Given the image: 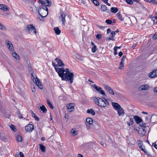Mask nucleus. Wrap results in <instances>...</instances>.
I'll return each mask as SVG.
<instances>
[{
  "label": "nucleus",
  "instance_id": "obj_1",
  "mask_svg": "<svg viewBox=\"0 0 157 157\" xmlns=\"http://www.w3.org/2000/svg\"><path fill=\"white\" fill-rule=\"evenodd\" d=\"M101 98L99 97H94L93 101L96 104L101 107H106L107 105L109 104L108 99L105 97Z\"/></svg>",
  "mask_w": 157,
  "mask_h": 157
},
{
  "label": "nucleus",
  "instance_id": "obj_2",
  "mask_svg": "<svg viewBox=\"0 0 157 157\" xmlns=\"http://www.w3.org/2000/svg\"><path fill=\"white\" fill-rule=\"evenodd\" d=\"M65 73L63 78H62V80H65L69 82L71 84L73 82L74 74L73 72L69 71L68 68L66 69Z\"/></svg>",
  "mask_w": 157,
  "mask_h": 157
},
{
  "label": "nucleus",
  "instance_id": "obj_3",
  "mask_svg": "<svg viewBox=\"0 0 157 157\" xmlns=\"http://www.w3.org/2000/svg\"><path fill=\"white\" fill-rule=\"evenodd\" d=\"M38 11L42 18L45 17L48 13V9L46 6H44L42 7H40L38 9Z\"/></svg>",
  "mask_w": 157,
  "mask_h": 157
},
{
  "label": "nucleus",
  "instance_id": "obj_4",
  "mask_svg": "<svg viewBox=\"0 0 157 157\" xmlns=\"http://www.w3.org/2000/svg\"><path fill=\"white\" fill-rule=\"evenodd\" d=\"M55 70L58 74L59 76L62 79V78H63L64 76V73L66 71V69L65 70L62 68L58 67L55 68Z\"/></svg>",
  "mask_w": 157,
  "mask_h": 157
},
{
  "label": "nucleus",
  "instance_id": "obj_5",
  "mask_svg": "<svg viewBox=\"0 0 157 157\" xmlns=\"http://www.w3.org/2000/svg\"><path fill=\"white\" fill-rule=\"evenodd\" d=\"M6 45L7 48L10 51L13 52L14 50V47L11 41L7 40L6 41Z\"/></svg>",
  "mask_w": 157,
  "mask_h": 157
},
{
  "label": "nucleus",
  "instance_id": "obj_6",
  "mask_svg": "<svg viewBox=\"0 0 157 157\" xmlns=\"http://www.w3.org/2000/svg\"><path fill=\"white\" fill-rule=\"evenodd\" d=\"M33 79H34L33 80V82L36 84L39 89H43V86L39 78L36 76L35 77H34Z\"/></svg>",
  "mask_w": 157,
  "mask_h": 157
},
{
  "label": "nucleus",
  "instance_id": "obj_7",
  "mask_svg": "<svg viewBox=\"0 0 157 157\" xmlns=\"http://www.w3.org/2000/svg\"><path fill=\"white\" fill-rule=\"evenodd\" d=\"M93 123V120L92 118L89 117L86 118V125L87 129H89L90 128V126L92 125Z\"/></svg>",
  "mask_w": 157,
  "mask_h": 157
},
{
  "label": "nucleus",
  "instance_id": "obj_8",
  "mask_svg": "<svg viewBox=\"0 0 157 157\" xmlns=\"http://www.w3.org/2000/svg\"><path fill=\"white\" fill-rule=\"evenodd\" d=\"M27 28L29 33H36V31L35 27L33 26V25H29L27 26Z\"/></svg>",
  "mask_w": 157,
  "mask_h": 157
},
{
  "label": "nucleus",
  "instance_id": "obj_9",
  "mask_svg": "<svg viewBox=\"0 0 157 157\" xmlns=\"http://www.w3.org/2000/svg\"><path fill=\"white\" fill-rule=\"evenodd\" d=\"M25 130L26 132H31L34 129V126L31 124H29L25 127Z\"/></svg>",
  "mask_w": 157,
  "mask_h": 157
},
{
  "label": "nucleus",
  "instance_id": "obj_10",
  "mask_svg": "<svg viewBox=\"0 0 157 157\" xmlns=\"http://www.w3.org/2000/svg\"><path fill=\"white\" fill-rule=\"evenodd\" d=\"M104 87L105 89L109 94L113 95H114V91L110 87L106 85H104Z\"/></svg>",
  "mask_w": 157,
  "mask_h": 157
},
{
  "label": "nucleus",
  "instance_id": "obj_11",
  "mask_svg": "<svg viewBox=\"0 0 157 157\" xmlns=\"http://www.w3.org/2000/svg\"><path fill=\"white\" fill-rule=\"evenodd\" d=\"M149 77L151 78H154L157 76V69L154 70L148 74Z\"/></svg>",
  "mask_w": 157,
  "mask_h": 157
},
{
  "label": "nucleus",
  "instance_id": "obj_12",
  "mask_svg": "<svg viewBox=\"0 0 157 157\" xmlns=\"http://www.w3.org/2000/svg\"><path fill=\"white\" fill-rule=\"evenodd\" d=\"M150 88L149 85L147 84H145L142 85L139 88V90H148Z\"/></svg>",
  "mask_w": 157,
  "mask_h": 157
},
{
  "label": "nucleus",
  "instance_id": "obj_13",
  "mask_svg": "<svg viewBox=\"0 0 157 157\" xmlns=\"http://www.w3.org/2000/svg\"><path fill=\"white\" fill-rule=\"evenodd\" d=\"M23 2H25V3H31L32 6L31 7V8H34V9L35 10H37V8L36 7V6H35V5L34 4V3L33 2V0H22Z\"/></svg>",
  "mask_w": 157,
  "mask_h": 157
},
{
  "label": "nucleus",
  "instance_id": "obj_14",
  "mask_svg": "<svg viewBox=\"0 0 157 157\" xmlns=\"http://www.w3.org/2000/svg\"><path fill=\"white\" fill-rule=\"evenodd\" d=\"M55 60L57 62V64L58 67H62L64 65V64L63 63L61 59H59V58H56L55 59Z\"/></svg>",
  "mask_w": 157,
  "mask_h": 157
},
{
  "label": "nucleus",
  "instance_id": "obj_15",
  "mask_svg": "<svg viewBox=\"0 0 157 157\" xmlns=\"http://www.w3.org/2000/svg\"><path fill=\"white\" fill-rule=\"evenodd\" d=\"M117 110L119 116H124V110L121 107Z\"/></svg>",
  "mask_w": 157,
  "mask_h": 157
},
{
  "label": "nucleus",
  "instance_id": "obj_16",
  "mask_svg": "<svg viewBox=\"0 0 157 157\" xmlns=\"http://www.w3.org/2000/svg\"><path fill=\"white\" fill-rule=\"evenodd\" d=\"M59 19L62 21L63 24H64L66 22L65 14L64 13H62L60 15Z\"/></svg>",
  "mask_w": 157,
  "mask_h": 157
},
{
  "label": "nucleus",
  "instance_id": "obj_17",
  "mask_svg": "<svg viewBox=\"0 0 157 157\" xmlns=\"http://www.w3.org/2000/svg\"><path fill=\"white\" fill-rule=\"evenodd\" d=\"M139 146L140 148L145 153H146V151L145 150L144 147L142 146V142L140 140L137 141Z\"/></svg>",
  "mask_w": 157,
  "mask_h": 157
},
{
  "label": "nucleus",
  "instance_id": "obj_18",
  "mask_svg": "<svg viewBox=\"0 0 157 157\" xmlns=\"http://www.w3.org/2000/svg\"><path fill=\"white\" fill-rule=\"evenodd\" d=\"M75 104L74 103H70L67 106V109L69 110L70 112L73 111Z\"/></svg>",
  "mask_w": 157,
  "mask_h": 157
},
{
  "label": "nucleus",
  "instance_id": "obj_19",
  "mask_svg": "<svg viewBox=\"0 0 157 157\" xmlns=\"http://www.w3.org/2000/svg\"><path fill=\"white\" fill-rule=\"evenodd\" d=\"M112 105L115 110H117L121 108V106L117 103L115 102H113Z\"/></svg>",
  "mask_w": 157,
  "mask_h": 157
},
{
  "label": "nucleus",
  "instance_id": "obj_20",
  "mask_svg": "<svg viewBox=\"0 0 157 157\" xmlns=\"http://www.w3.org/2000/svg\"><path fill=\"white\" fill-rule=\"evenodd\" d=\"M0 9L5 11H8L9 8L5 5L0 4Z\"/></svg>",
  "mask_w": 157,
  "mask_h": 157
},
{
  "label": "nucleus",
  "instance_id": "obj_21",
  "mask_svg": "<svg viewBox=\"0 0 157 157\" xmlns=\"http://www.w3.org/2000/svg\"><path fill=\"white\" fill-rule=\"evenodd\" d=\"M135 120L137 123H141L142 121L141 118L137 116H135L134 117Z\"/></svg>",
  "mask_w": 157,
  "mask_h": 157
},
{
  "label": "nucleus",
  "instance_id": "obj_22",
  "mask_svg": "<svg viewBox=\"0 0 157 157\" xmlns=\"http://www.w3.org/2000/svg\"><path fill=\"white\" fill-rule=\"evenodd\" d=\"M101 10L103 11H106L107 12H109L108 9H107V7L105 6L101 5Z\"/></svg>",
  "mask_w": 157,
  "mask_h": 157
},
{
  "label": "nucleus",
  "instance_id": "obj_23",
  "mask_svg": "<svg viewBox=\"0 0 157 157\" xmlns=\"http://www.w3.org/2000/svg\"><path fill=\"white\" fill-rule=\"evenodd\" d=\"M12 56L15 58L17 59H19V56L18 54L15 52H13L12 53Z\"/></svg>",
  "mask_w": 157,
  "mask_h": 157
},
{
  "label": "nucleus",
  "instance_id": "obj_24",
  "mask_svg": "<svg viewBox=\"0 0 157 157\" xmlns=\"http://www.w3.org/2000/svg\"><path fill=\"white\" fill-rule=\"evenodd\" d=\"M40 149L43 152H44L46 151V148L44 146L43 144H39Z\"/></svg>",
  "mask_w": 157,
  "mask_h": 157
},
{
  "label": "nucleus",
  "instance_id": "obj_25",
  "mask_svg": "<svg viewBox=\"0 0 157 157\" xmlns=\"http://www.w3.org/2000/svg\"><path fill=\"white\" fill-rule=\"evenodd\" d=\"M87 113L91 114L93 115H94L95 114V112L92 109H88L87 111Z\"/></svg>",
  "mask_w": 157,
  "mask_h": 157
},
{
  "label": "nucleus",
  "instance_id": "obj_26",
  "mask_svg": "<svg viewBox=\"0 0 157 157\" xmlns=\"http://www.w3.org/2000/svg\"><path fill=\"white\" fill-rule=\"evenodd\" d=\"M54 30L57 35H59L60 34L61 31L58 27H55L54 29Z\"/></svg>",
  "mask_w": 157,
  "mask_h": 157
},
{
  "label": "nucleus",
  "instance_id": "obj_27",
  "mask_svg": "<svg viewBox=\"0 0 157 157\" xmlns=\"http://www.w3.org/2000/svg\"><path fill=\"white\" fill-rule=\"evenodd\" d=\"M118 10V9L116 7H112L110 9L111 11L114 13H117Z\"/></svg>",
  "mask_w": 157,
  "mask_h": 157
},
{
  "label": "nucleus",
  "instance_id": "obj_28",
  "mask_svg": "<svg viewBox=\"0 0 157 157\" xmlns=\"http://www.w3.org/2000/svg\"><path fill=\"white\" fill-rule=\"evenodd\" d=\"M31 113L32 116L35 118V120L36 121H39V118L36 116V114L33 113V111H31Z\"/></svg>",
  "mask_w": 157,
  "mask_h": 157
},
{
  "label": "nucleus",
  "instance_id": "obj_29",
  "mask_svg": "<svg viewBox=\"0 0 157 157\" xmlns=\"http://www.w3.org/2000/svg\"><path fill=\"white\" fill-rule=\"evenodd\" d=\"M151 115H148L146 117L145 119L149 123H150L151 122Z\"/></svg>",
  "mask_w": 157,
  "mask_h": 157
},
{
  "label": "nucleus",
  "instance_id": "obj_30",
  "mask_svg": "<svg viewBox=\"0 0 157 157\" xmlns=\"http://www.w3.org/2000/svg\"><path fill=\"white\" fill-rule=\"evenodd\" d=\"M117 16L118 18L121 21L123 20L124 18L122 17V16L120 12H119L117 14Z\"/></svg>",
  "mask_w": 157,
  "mask_h": 157
},
{
  "label": "nucleus",
  "instance_id": "obj_31",
  "mask_svg": "<svg viewBox=\"0 0 157 157\" xmlns=\"http://www.w3.org/2000/svg\"><path fill=\"white\" fill-rule=\"evenodd\" d=\"M92 87L97 90L99 92L101 89V88L99 86H97L95 84H94L92 85Z\"/></svg>",
  "mask_w": 157,
  "mask_h": 157
},
{
  "label": "nucleus",
  "instance_id": "obj_32",
  "mask_svg": "<svg viewBox=\"0 0 157 157\" xmlns=\"http://www.w3.org/2000/svg\"><path fill=\"white\" fill-rule=\"evenodd\" d=\"M100 94L102 95L103 96L102 97H106V95L105 94V93L104 92V91L101 89L100 90V91L99 92Z\"/></svg>",
  "mask_w": 157,
  "mask_h": 157
},
{
  "label": "nucleus",
  "instance_id": "obj_33",
  "mask_svg": "<svg viewBox=\"0 0 157 157\" xmlns=\"http://www.w3.org/2000/svg\"><path fill=\"white\" fill-rule=\"evenodd\" d=\"M47 102L48 105L52 109H53L54 108V107L53 105H52V103L48 99L47 100Z\"/></svg>",
  "mask_w": 157,
  "mask_h": 157
},
{
  "label": "nucleus",
  "instance_id": "obj_34",
  "mask_svg": "<svg viewBox=\"0 0 157 157\" xmlns=\"http://www.w3.org/2000/svg\"><path fill=\"white\" fill-rule=\"evenodd\" d=\"M38 2L39 3H41L42 5L41 7H43L44 6H46L45 2L44 0H39Z\"/></svg>",
  "mask_w": 157,
  "mask_h": 157
},
{
  "label": "nucleus",
  "instance_id": "obj_35",
  "mask_svg": "<svg viewBox=\"0 0 157 157\" xmlns=\"http://www.w3.org/2000/svg\"><path fill=\"white\" fill-rule=\"evenodd\" d=\"M40 109L43 111V112H46L47 109L44 105H42V106L40 107Z\"/></svg>",
  "mask_w": 157,
  "mask_h": 157
},
{
  "label": "nucleus",
  "instance_id": "obj_36",
  "mask_svg": "<svg viewBox=\"0 0 157 157\" xmlns=\"http://www.w3.org/2000/svg\"><path fill=\"white\" fill-rule=\"evenodd\" d=\"M16 140L18 141L21 142L22 141V138L20 136L18 135L16 136Z\"/></svg>",
  "mask_w": 157,
  "mask_h": 157
},
{
  "label": "nucleus",
  "instance_id": "obj_37",
  "mask_svg": "<svg viewBox=\"0 0 157 157\" xmlns=\"http://www.w3.org/2000/svg\"><path fill=\"white\" fill-rule=\"evenodd\" d=\"M91 1H92L94 4L96 6H98L99 5V3L98 2V1L97 0H90Z\"/></svg>",
  "mask_w": 157,
  "mask_h": 157
},
{
  "label": "nucleus",
  "instance_id": "obj_38",
  "mask_svg": "<svg viewBox=\"0 0 157 157\" xmlns=\"http://www.w3.org/2000/svg\"><path fill=\"white\" fill-rule=\"evenodd\" d=\"M0 29L3 30H6V28L4 26L0 23Z\"/></svg>",
  "mask_w": 157,
  "mask_h": 157
},
{
  "label": "nucleus",
  "instance_id": "obj_39",
  "mask_svg": "<svg viewBox=\"0 0 157 157\" xmlns=\"http://www.w3.org/2000/svg\"><path fill=\"white\" fill-rule=\"evenodd\" d=\"M46 2H45V5L48 6H49L51 5V2L49 1V0H45Z\"/></svg>",
  "mask_w": 157,
  "mask_h": 157
},
{
  "label": "nucleus",
  "instance_id": "obj_40",
  "mask_svg": "<svg viewBox=\"0 0 157 157\" xmlns=\"http://www.w3.org/2000/svg\"><path fill=\"white\" fill-rule=\"evenodd\" d=\"M124 66V63H123L120 62V66L118 68L120 70L123 69Z\"/></svg>",
  "mask_w": 157,
  "mask_h": 157
},
{
  "label": "nucleus",
  "instance_id": "obj_41",
  "mask_svg": "<svg viewBox=\"0 0 157 157\" xmlns=\"http://www.w3.org/2000/svg\"><path fill=\"white\" fill-rule=\"evenodd\" d=\"M71 133L73 134V136H75L77 135L76 131L74 129H72L71 131Z\"/></svg>",
  "mask_w": 157,
  "mask_h": 157
},
{
  "label": "nucleus",
  "instance_id": "obj_42",
  "mask_svg": "<svg viewBox=\"0 0 157 157\" xmlns=\"http://www.w3.org/2000/svg\"><path fill=\"white\" fill-rule=\"evenodd\" d=\"M1 139L3 141L5 142H6L7 141V138L5 136H1Z\"/></svg>",
  "mask_w": 157,
  "mask_h": 157
},
{
  "label": "nucleus",
  "instance_id": "obj_43",
  "mask_svg": "<svg viewBox=\"0 0 157 157\" xmlns=\"http://www.w3.org/2000/svg\"><path fill=\"white\" fill-rule=\"evenodd\" d=\"M149 2L152 3L153 4H155L157 5V1L156 0H151Z\"/></svg>",
  "mask_w": 157,
  "mask_h": 157
},
{
  "label": "nucleus",
  "instance_id": "obj_44",
  "mask_svg": "<svg viewBox=\"0 0 157 157\" xmlns=\"http://www.w3.org/2000/svg\"><path fill=\"white\" fill-rule=\"evenodd\" d=\"M10 128L14 131L15 132L16 130V128L14 125L13 124H11L10 125Z\"/></svg>",
  "mask_w": 157,
  "mask_h": 157
},
{
  "label": "nucleus",
  "instance_id": "obj_45",
  "mask_svg": "<svg viewBox=\"0 0 157 157\" xmlns=\"http://www.w3.org/2000/svg\"><path fill=\"white\" fill-rule=\"evenodd\" d=\"M96 46L94 45V46L92 48V52H93L94 53L96 52Z\"/></svg>",
  "mask_w": 157,
  "mask_h": 157
},
{
  "label": "nucleus",
  "instance_id": "obj_46",
  "mask_svg": "<svg viewBox=\"0 0 157 157\" xmlns=\"http://www.w3.org/2000/svg\"><path fill=\"white\" fill-rule=\"evenodd\" d=\"M126 1L130 5H132L133 3V2L132 0H126Z\"/></svg>",
  "mask_w": 157,
  "mask_h": 157
},
{
  "label": "nucleus",
  "instance_id": "obj_47",
  "mask_svg": "<svg viewBox=\"0 0 157 157\" xmlns=\"http://www.w3.org/2000/svg\"><path fill=\"white\" fill-rule=\"evenodd\" d=\"M52 65L54 67L55 69L56 68H58L59 67H58V65L56 64V63L54 62H52Z\"/></svg>",
  "mask_w": 157,
  "mask_h": 157
},
{
  "label": "nucleus",
  "instance_id": "obj_48",
  "mask_svg": "<svg viewBox=\"0 0 157 157\" xmlns=\"http://www.w3.org/2000/svg\"><path fill=\"white\" fill-rule=\"evenodd\" d=\"M152 38L154 40L157 39V32L156 33L152 36Z\"/></svg>",
  "mask_w": 157,
  "mask_h": 157
},
{
  "label": "nucleus",
  "instance_id": "obj_49",
  "mask_svg": "<svg viewBox=\"0 0 157 157\" xmlns=\"http://www.w3.org/2000/svg\"><path fill=\"white\" fill-rule=\"evenodd\" d=\"M112 22V20H107L105 21V22L108 24H111Z\"/></svg>",
  "mask_w": 157,
  "mask_h": 157
},
{
  "label": "nucleus",
  "instance_id": "obj_50",
  "mask_svg": "<svg viewBox=\"0 0 157 157\" xmlns=\"http://www.w3.org/2000/svg\"><path fill=\"white\" fill-rule=\"evenodd\" d=\"M139 4L140 5V6L142 8V9L145 11L147 10V9L145 7L143 6L140 3H139Z\"/></svg>",
  "mask_w": 157,
  "mask_h": 157
},
{
  "label": "nucleus",
  "instance_id": "obj_51",
  "mask_svg": "<svg viewBox=\"0 0 157 157\" xmlns=\"http://www.w3.org/2000/svg\"><path fill=\"white\" fill-rule=\"evenodd\" d=\"M125 58H126V56H123L120 62L122 63H124V62L125 61Z\"/></svg>",
  "mask_w": 157,
  "mask_h": 157
},
{
  "label": "nucleus",
  "instance_id": "obj_52",
  "mask_svg": "<svg viewBox=\"0 0 157 157\" xmlns=\"http://www.w3.org/2000/svg\"><path fill=\"white\" fill-rule=\"evenodd\" d=\"M102 36L101 34H98L96 35V38L97 39H100Z\"/></svg>",
  "mask_w": 157,
  "mask_h": 157
},
{
  "label": "nucleus",
  "instance_id": "obj_53",
  "mask_svg": "<svg viewBox=\"0 0 157 157\" xmlns=\"http://www.w3.org/2000/svg\"><path fill=\"white\" fill-rule=\"evenodd\" d=\"M102 1L105 3L107 4L108 6H110V4L107 2L108 0H102Z\"/></svg>",
  "mask_w": 157,
  "mask_h": 157
},
{
  "label": "nucleus",
  "instance_id": "obj_54",
  "mask_svg": "<svg viewBox=\"0 0 157 157\" xmlns=\"http://www.w3.org/2000/svg\"><path fill=\"white\" fill-rule=\"evenodd\" d=\"M97 26L100 29H103L105 28V27L103 26H100L99 25H97Z\"/></svg>",
  "mask_w": 157,
  "mask_h": 157
},
{
  "label": "nucleus",
  "instance_id": "obj_55",
  "mask_svg": "<svg viewBox=\"0 0 157 157\" xmlns=\"http://www.w3.org/2000/svg\"><path fill=\"white\" fill-rule=\"evenodd\" d=\"M111 34L112 35V36L114 37V36L115 35L116 33L115 32V31H112L111 32Z\"/></svg>",
  "mask_w": 157,
  "mask_h": 157
},
{
  "label": "nucleus",
  "instance_id": "obj_56",
  "mask_svg": "<svg viewBox=\"0 0 157 157\" xmlns=\"http://www.w3.org/2000/svg\"><path fill=\"white\" fill-rule=\"evenodd\" d=\"M107 39L108 40H114V37L111 36V37H109L107 38Z\"/></svg>",
  "mask_w": 157,
  "mask_h": 157
},
{
  "label": "nucleus",
  "instance_id": "obj_57",
  "mask_svg": "<svg viewBox=\"0 0 157 157\" xmlns=\"http://www.w3.org/2000/svg\"><path fill=\"white\" fill-rule=\"evenodd\" d=\"M18 117L20 118V119H21V118H23V117L22 116L21 113H18Z\"/></svg>",
  "mask_w": 157,
  "mask_h": 157
},
{
  "label": "nucleus",
  "instance_id": "obj_58",
  "mask_svg": "<svg viewBox=\"0 0 157 157\" xmlns=\"http://www.w3.org/2000/svg\"><path fill=\"white\" fill-rule=\"evenodd\" d=\"M130 120H129V122H130V124H131L132 125L133 124V119L131 118H129Z\"/></svg>",
  "mask_w": 157,
  "mask_h": 157
},
{
  "label": "nucleus",
  "instance_id": "obj_59",
  "mask_svg": "<svg viewBox=\"0 0 157 157\" xmlns=\"http://www.w3.org/2000/svg\"><path fill=\"white\" fill-rule=\"evenodd\" d=\"M114 54L115 55H116L117 54V49H115V48H114Z\"/></svg>",
  "mask_w": 157,
  "mask_h": 157
},
{
  "label": "nucleus",
  "instance_id": "obj_60",
  "mask_svg": "<svg viewBox=\"0 0 157 157\" xmlns=\"http://www.w3.org/2000/svg\"><path fill=\"white\" fill-rule=\"evenodd\" d=\"M152 146H153L154 147L157 149V145L155 144V143H153Z\"/></svg>",
  "mask_w": 157,
  "mask_h": 157
},
{
  "label": "nucleus",
  "instance_id": "obj_61",
  "mask_svg": "<svg viewBox=\"0 0 157 157\" xmlns=\"http://www.w3.org/2000/svg\"><path fill=\"white\" fill-rule=\"evenodd\" d=\"M19 155H20V157H24V155L23 153L21 152H20Z\"/></svg>",
  "mask_w": 157,
  "mask_h": 157
},
{
  "label": "nucleus",
  "instance_id": "obj_62",
  "mask_svg": "<svg viewBox=\"0 0 157 157\" xmlns=\"http://www.w3.org/2000/svg\"><path fill=\"white\" fill-rule=\"evenodd\" d=\"M31 90H32V91L33 93L35 92L36 91V89L34 87H33V88L32 87Z\"/></svg>",
  "mask_w": 157,
  "mask_h": 157
},
{
  "label": "nucleus",
  "instance_id": "obj_63",
  "mask_svg": "<svg viewBox=\"0 0 157 157\" xmlns=\"http://www.w3.org/2000/svg\"><path fill=\"white\" fill-rule=\"evenodd\" d=\"M111 31V29L110 28H108L107 30V33H109Z\"/></svg>",
  "mask_w": 157,
  "mask_h": 157
},
{
  "label": "nucleus",
  "instance_id": "obj_64",
  "mask_svg": "<svg viewBox=\"0 0 157 157\" xmlns=\"http://www.w3.org/2000/svg\"><path fill=\"white\" fill-rule=\"evenodd\" d=\"M77 157H83L81 154H79L78 155Z\"/></svg>",
  "mask_w": 157,
  "mask_h": 157
}]
</instances>
